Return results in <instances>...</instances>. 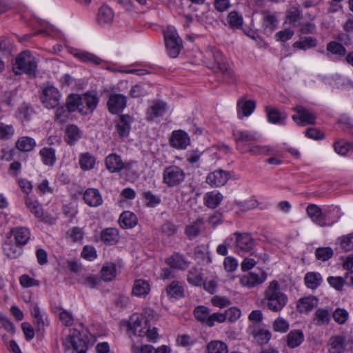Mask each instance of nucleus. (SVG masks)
<instances>
[{"label":"nucleus","instance_id":"nucleus-46","mask_svg":"<svg viewBox=\"0 0 353 353\" xmlns=\"http://www.w3.org/2000/svg\"><path fill=\"white\" fill-rule=\"evenodd\" d=\"M317 41L312 37H307L301 38L300 40L296 41L293 44V47L299 50H307L314 48L316 46Z\"/></svg>","mask_w":353,"mask_h":353},{"label":"nucleus","instance_id":"nucleus-62","mask_svg":"<svg viewBox=\"0 0 353 353\" xmlns=\"http://www.w3.org/2000/svg\"><path fill=\"white\" fill-rule=\"evenodd\" d=\"M316 256L319 260L325 261L333 255V251L330 248H321L316 250Z\"/></svg>","mask_w":353,"mask_h":353},{"label":"nucleus","instance_id":"nucleus-28","mask_svg":"<svg viewBox=\"0 0 353 353\" xmlns=\"http://www.w3.org/2000/svg\"><path fill=\"white\" fill-rule=\"evenodd\" d=\"M304 341V334L300 330L290 331L286 336L287 345L290 348L299 346Z\"/></svg>","mask_w":353,"mask_h":353},{"label":"nucleus","instance_id":"nucleus-18","mask_svg":"<svg viewBox=\"0 0 353 353\" xmlns=\"http://www.w3.org/2000/svg\"><path fill=\"white\" fill-rule=\"evenodd\" d=\"M82 131L74 124L67 125L65 131V141L70 145H74L82 137Z\"/></svg>","mask_w":353,"mask_h":353},{"label":"nucleus","instance_id":"nucleus-24","mask_svg":"<svg viewBox=\"0 0 353 353\" xmlns=\"http://www.w3.org/2000/svg\"><path fill=\"white\" fill-rule=\"evenodd\" d=\"M318 305V299L314 296L301 298L296 303L297 310L301 313H307L316 307Z\"/></svg>","mask_w":353,"mask_h":353},{"label":"nucleus","instance_id":"nucleus-15","mask_svg":"<svg viewBox=\"0 0 353 353\" xmlns=\"http://www.w3.org/2000/svg\"><path fill=\"white\" fill-rule=\"evenodd\" d=\"M236 247L241 251L245 252H252L254 248L253 239L247 233H235Z\"/></svg>","mask_w":353,"mask_h":353},{"label":"nucleus","instance_id":"nucleus-37","mask_svg":"<svg viewBox=\"0 0 353 353\" xmlns=\"http://www.w3.org/2000/svg\"><path fill=\"white\" fill-rule=\"evenodd\" d=\"M166 263L173 268L185 270L188 267V262L183 256L178 253L173 254L168 258Z\"/></svg>","mask_w":353,"mask_h":353},{"label":"nucleus","instance_id":"nucleus-26","mask_svg":"<svg viewBox=\"0 0 353 353\" xmlns=\"http://www.w3.org/2000/svg\"><path fill=\"white\" fill-rule=\"evenodd\" d=\"M167 110V103L161 101H156L148 110L147 119L152 121L154 118L162 116Z\"/></svg>","mask_w":353,"mask_h":353},{"label":"nucleus","instance_id":"nucleus-59","mask_svg":"<svg viewBox=\"0 0 353 353\" xmlns=\"http://www.w3.org/2000/svg\"><path fill=\"white\" fill-rule=\"evenodd\" d=\"M254 336L256 341L262 345L267 343L270 340L272 334L268 330L261 329L254 333Z\"/></svg>","mask_w":353,"mask_h":353},{"label":"nucleus","instance_id":"nucleus-8","mask_svg":"<svg viewBox=\"0 0 353 353\" xmlns=\"http://www.w3.org/2000/svg\"><path fill=\"white\" fill-rule=\"evenodd\" d=\"M99 103V98L97 94L86 92L81 95V107L79 108V113L83 115L91 114L97 108Z\"/></svg>","mask_w":353,"mask_h":353},{"label":"nucleus","instance_id":"nucleus-5","mask_svg":"<svg viewBox=\"0 0 353 353\" xmlns=\"http://www.w3.org/2000/svg\"><path fill=\"white\" fill-rule=\"evenodd\" d=\"M185 178L184 170L176 165H169L163 171V183L170 188L179 185Z\"/></svg>","mask_w":353,"mask_h":353},{"label":"nucleus","instance_id":"nucleus-58","mask_svg":"<svg viewBox=\"0 0 353 353\" xmlns=\"http://www.w3.org/2000/svg\"><path fill=\"white\" fill-rule=\"evenodd\" d=\"M327 283L336 290L342 291L346 281L342 276H329L327 279Z\"/></svg>","mask_w":353,"mask_h":353},{"label":"nucleus","instance_id":"nucleus-38","mask_svg":"<svg viewBox=\"0 0 353 353\" xmlns=\"http://www.w3.org/2000/svg\"><path fill=\"white\" fill-rule=\"evenodd\" d=\"M96 163L95 157L89 152L82 153L79 156V165L84 171L94 168Z\"/></svg>","mask_w":353,"mask_h":353},{"label":"nucleus","instance_id":"nucleus-14","mask_svg":"<svg viewBox=\"0 0 353 353\" xmlns=\"http://www.w3.org/2000/svg\"><path fill=\"white\" fill-rule=\"evenodd\" d=\"M306 213L312 221L321 227H325L327 225L322 210L317 205L312 203L309 204L306 208Z\"/></svg>","mask_w":353,"mask_h":353},{"label":"nucleus","instance_id":"nucleus-36","mask_svg":"<svg viewBox=\"0 0 353 353\" xmlns=\"http://www.w3.org/2000/svg\"><path fill=\"white\" fill-rule=\"evenodd\" d=\"M114 18L113 11L107 6H102L98 12L97 21L100 24H108L112 21Z\"/></svg>","mask_w":353,"mask_h":353},{"label":"nucleus","instance_id":"nucleus-19","mask_svg":"<svg viewBox=\"0 0 353 353\" xmlns=\"http://www.w3.org/2000/svg\"><path fill=\"white\" fill-rule=\"evenodd\" d=\"M85 203L91 207H97L101 205L103 199L97 189L88 188L83 194Z\"/></svg>","mask_w":353,"mask_h":353},{"label":"nucleus","instance_id":"nucleus-61","mask_svg":"<svg viewBox=\"0 0 353 353\" xmlns=\"http://www.w3.org/2000/svg\"><path fill=\"white\" fill-rule=\"evenodd\" d=\"M289 323L283 318L276 319L273 323V330L275 332H286L289 330Z\"/></svg>","mask_w":353,"mask_h":353},{"label":"nucleus","instance_id":"nucleus-57","mask_svg":"<svg viewBox=\"0 0 353 353\" xmlns=\"http://www.w3.org/2000/svg\"><path fill=\"white\" fill-rule=\"evenodd\" d=\"M143 199L145 200L146 205L154 208L161 203V197L159 195L154 194L152 192H145L143 194Z\"/></svg>","mask_w":353,"mask_h":353},{"label":"nucleus","instance_id":"nucleus-9","mask_svg":"<svg viewBox=\"0 0 353 353\" xmlns=\"http://www.w3.org/2000/svg\"><path fill=\"white\" fill-rule=\"evenodd\" d=\"M266 279L267 274L264 272H259V274L249 272L240 277V283L243 287L252 288L263 283Z\"/></svg>","mask_w":353,"mask_h":353},{"label":"nucleus","instance_id":"nucleus-55","mask_svg":"<svg viewBox=\"0 0 353 353\" xmlns=\"http://www.w3.org/2000/svg\"><path fill=\"white\" fill-rule=\"evenodd\" d=\"M332 317L337 323L343 325L348 319L349 313L346 310L339 307L332 312Z\"/></svg>","mask_w":353,"mask_h":353},{"label":"nucleus","instance_id":"nucleus-35","mask_svg":"<svg viewBox=\"0 0 353 353\" xmlns=\"http://www.w3.org/2000/svg\"><path fill=\"white\" fill-rule=\"evenodd\" d=\"M223 199L222 194L217 191H212L207 193L204 196V203L210 208H216Z\"/></svg>","mask_w":353,"mask_h":353},{"label":"nucleus","instance_id":"nucleus-23","mask_svg":"<svg viewBox=\"0 0 353 353\" xmlns=\"http://www.w3.org/2000/svg\"><path fill=\"white\" fill-rule=\"evenodd\" d=\"M331 321V311L326 308H319L316 310L313 323L315 325L327 326Z\"/></svg>","mask_w":353,"mask_h":353},{"label":"nucleus","instance_id":"nucleus-42","mask_svg":"<svg viewBox=\"0 0 353 353\" xmlns=\"http://www.w3.org/2000/svg\"><path fill=\"white\" fill-rule=\"evenodd\" d=\"M268 119L272 123H283L287 114L276 108H267Z\"/></svg>","mask_w":353,"mask_h":353},{"label":"nucleus","instance_id":"nucleus-50","mask_svg":"<svg viewBox=\"0 0 353 353\" xmlns=\"http://www.w3.org/2000/svg\"><path fill=\"white\" fill-rule=\"evenodd\" d=\"M15 132L12 124L0 122V140L6 141L12 138Z\"/></svg>","mask_w":353,"mask_h":353},{"label":"nucleus","instance_id":"nucleus-52","mask_svg":"<svg viewBox=\"0 0 353 353\" xmlns=\"http://www.w3.org/2000/svg\"><path fill=\"white\" fill-rule=\"evenodd\" d=\"M210 311V310L203 305L196 307L194 310V314L196 319L207 325L209 319Z\"/></svg>","mask_w":353,"mask_h":353},{"label":"nucleus","instance_id":"nucleus-48","mask_svg":"<svg viewBox=\"0 0 353 353\" xmlns=\"http://www.w3.org/2000/svg\"><path fill=\"white\" fill-rule=\"evenodd\" d=\"M208 353H228V345L221 341H212L207 345Z\"/></svg>","mask_w":353,"mask_h":353},{"label":"nucleus","instance_id":"nucleus-53","mask_svg":"<svg viewBox=\"0 0 353 353\" xmlns=\"http://www.w3.org/2000/svg\"><path fill=\"white\" fill-rule=\"evenodd\" d=\"M187 281L190 284L201 286L203 284L202 274L199 270L192 268L188 272Z\"/></svg>","mask_w":353,"mask_h":353},{"label":"nucleus","instance_id":"nucleus-2","mask_svg":"<svg viewBox=\"0 0 353 353\" xmlns=\"http://www.w3.org/2000/svg\"><path fill=\"white\" fill-rule=\"evenodd\" d=\"M37 68L36 58L29 51H23L19 54L13 67L16 74L26 73L28 75H35Z\"/></svg>","mask_w":353,"mask_h":353},{"label":"nucleus","instance_id":"nucleus-60","mask_svg":"<svg viewBox=\"0 0 353 353\" xmlns=\"http://www.w3.org/2000/svg\"><path fill=\"white\" fill-rule=\"evenodd\" d=\"M340 245L345 251L353 250V234H349L339 239Z\"/></svg>","mask_w":353,"mask_h":353},{"label":"nucleus","instance_id":"nucleus-13","mask_svg":"<svg viewBox=\"0 0 353 353\" xmlns=\"http://www.w3.org/2000/svg\"><path fill=\"white\" fill-rule=\"evenodd\" d=\"M171 146L176 149L183 150L190 143V139L188 134L183 130H174L172 133L170 139Z\"/></svg>","mask_w":353,"mask_h":353},{"label":"nucleus","instance_id":"nucleus-11","mask_svg":"<svg viewBox=\"0 0 353 353\" xmlns=\"http://www.w3.org/2000/svg\"><path fill=\"white\" fill-rule=\"evenodd\" d=\"M126 102V97L123 94H110L107 102L108 109L110 113L117 114L125 108Z\"/></svg>","mask_w":353,"mask_h":353},{"label":"nucleus","instance_id":"nucleus-25","mask_svg":"<svg viewBox=\"0 0 353 353\" xmlns=\"http://www.w3.org/2000/svg\"><path fill=\"white\" fill-rule=\"evenodd\" d=\"M71 53L74 57L85 63L100 65L103 62V60L101 58L86 51L74 50L71 52Z\"/></svg>","mask_w":353,"mask_h":353},{"label":"nucleus","instance_id":"nucleus-34","mask_svg":"<svg viewBox=\"0 0 353 353\" xmlns=\"http://www.w3.org/2000/svg\"><path fill=\"white\" fill-rule=\"evenodd\" d=\"M150 291L149 283L143 279H137L134 281L132 294L137 296H145Z\"/></svg>","mask_w":353,"mask_h":353},{"label":"nucleus","instance_id":"nucleus-31","mask_svg":"<svg viewBox=\"0 0 353 353\" xmlns=\"http://www.w3.org/2000/svg\"><path fill=\"white\" fill-rule=\"evenodd\" d=\"M119 239V231L114 228H108L101 233V239L105 244L114 245Z\"/></svg>","mask_w":353,"mask_h":353},{"label":"nucleus","instance_id":"nucleus-51","mask_svg":"<svg viewBox=\"0 0 353 353\" xmlns=\"http://www.w3.org/2000/svg\"><path fill=\"white\" fill-rule=\"evenodd\" d=\"M326 50L328 52L327 56H329V53H331L339 56V58L344 57L346 52L345 48L341 44L336 41L329 42L327 44Z\"/></svg>","mask_w":353,"mask_h":353},{"label":"nucleus","instance_id":"nucleus-49","mask_svg":"<svg viewBox=\"0 0 353 353\" xmlns=\"http://www.w3.org/2000/svg\"><path fill=\"white\" fill-rule=\"evenodd\" d=\"M81 95L77 94H70L67 98L66 107L68 108L69 111L74 112L78 110L79 112V108L81 107Z\"/></svg>","mask_w":353,"mask_h":353},{"label":"nucleus","instance_id":"nucleus-21","mask_svg":"<svg viewBox=\"0 0 353 353\" xmlns=\"http://www.w3.org/2000/svg\"><path fill=\"white\" fill-rule=\"evenodd\" d=\"M204 226V221L201 218L187 225L185 228V234L189 240L196 239L200 234Z\"/></svg>","mask_w":353,"mask_h":353},{"label":"nucleus","instance_id":"nucleus-32","mask_svg":"<svg viewBox=\"0 0 353 353\" xmlns=\"http://www.w3.org/2000/svg\"><path fill=\"white\" fill-rule=\"evenodd\" d=\"M137 222V216L130 211H125L120 215L119 224L123 228H132Z\"/></svg>","mask_w":353,"mask_h":353},{"label":"nucleus","instance_id":"nucleus-41","mask_svg":"<svg viewBox=\"0 0 353 353\" xmlns=\"http://www.w3.org/2000/svg\"><path fill=\"white\" fill-rule=\"evenodd\" d=\"M255 107L256 103L252 100L241 99L237 102V109L239 112L241 111L243 115L245 117L250 116L254 112Z\"/></svg>","mask_w":353,"mask_h":353},{"label":"nucleus","instance_id":"nucleus-45","mask_svg":"<svg viewBox=\"0 0 353 353\" xmlns=\"http://www.w3.org/2000/svg\"><path fill=\"white\" fill-rule=\"evenodd\" d=\"M166 293L171 298H180L183 296V288L178 281H172L166 288Z\"/></svg>","mask_w":353,"mask_h":353},{"label":"nucleus","instance_id":"nucleus-4","mask_svg":"<svg viewBox=\"0 0 353 353\" xmlns=\"http://www.w3.org/2000/svg\"><path fill=\"white\" fill-rule=\"evenodd\" d=\"M163 34L168 54L172 58L176 57L182 48V40L179 38L176 29L172 26H168Z\"/></svg>","mask_w":353,"mask_h":353},{"label":"nucleus","instance_id":"nucleus-22","mask_svg":"<svg viewBox=\"0 0 353 353\" xmlns=\"http://www.w3.org/2000/svg\"><path fill=\"white\" fill-rule=\"evenodd\" d=\"M16 243L20 246H24L30 240L31 233L26 227H17L11 230Z\"/></svg>","mask_w":353,"mask_h":353},{"label":"nucleus","instance_id":"nucleus-64","mask_svg":"<svg viewBox=\"0 0 353 353\" xmlns=\"http://www.w3.org/2000/svg\"><path fill=\"white\" fill-rule=\"evenodd\" d=\"M351 147H353V144L345 141H337L334 143L335 151L341 155L346 154Z\"/></svg>","mask_w":353,"mask_h":353},{"label":"nucleus","instance_id":"nucleus-39","mask_svg":"<svg viewBox=\"0 0 353 353\" xmlns=\"http://www.w3.org/2000/svg\"><path fill=\"white\" fill-rule=\"evenodd\" d=\"M287 21L292 26L300 25V21L302 18V12L299 8L292 6L287 11Z\"/></svg>","mask_w":353,"mask_h":353},{"label":"nucleus","instance_id":"nucleus-7","mask_svg":"<svg viewBox=\"0 0 353 353\" xmlns=\"http://www.w3.org/2000/svg\"><path fill=\"white\" fill-rule=\"evenodd\" d=\"M231 175L229 172L219 169L210 172L206 177V183L211 187H221L230 179Z\"/></svg>","mask_w":353,"mask_h":353},{"label":"nucleus","instance_id":"nucleus-3","mask_svg":"<svg viewBox=\"0 0 353 353\" xmlns=\"http://www.w3.org/2000/svg\"><path fill=\"white\" fill-rule=\"evenodd\" d=\"M211 54L214 61V70L218 77L222 78L223 81L234 82L235 77L234 72L229 64L225 61V58L220 50L212 48Z\"/></svg>","mask_w":353,"mask_h":353},{"label":"nucleus","instance_id":"nucleus-33","mask_svg":"<svg viewBox=\"0 0 353 353\" xmlns=\"http://www.w3.org/2000/svg\"><path fill=\"white\" fill-rule=\"evenodd\" d=\"M322 281V276L319 272H307L304 277L305 285L312 290H315L319 288L321 285Z\"/></svg>","mask_w":353,"mask_h":353},{"label":"nucleus","instance_id":"nucleus-56","mask_svg":"<svg viewBox=\"0 0 353 353\" xmlns=\"http://www.w3.org/2000/svg\"><path fill=\"white\" fill-rule=\"evenodd\" d=\"M228 22L230 27L233 28H239L243 24V17L237 12L233 11L229 13L228 16Z\"/></svg>","mask_w":353,"mask_h":353},{"label":"nucleus","instance_id":"nucleus-47","mask_svg":"<svg viewBox=\"0 0 353 353\" xmlns=\"http://www.w3.org/2000/svg\"><path fill=\"white\" fill-rule=\"evenodd\" d=\"M238 145L240 143L247 144L256 140V134L248 131H239L234 133Z\"/></svg>","mask_w":353,"mask_h":353},{"label":"nucleus","instance_id":"nucleus-27","mask_svg":"<svg viewBox=\"0 0 353 353\" xmlns=\"http://www.w3.org/2000/svg\"><path fill=\"white\" fill-rule=\"evenodd\" d=\"M70 343L73 349L77 353H86L87 344L85 341L81 339L79 332L74 330L70 334Z\"/></svg>","mask_w":353,"mask_h":353},{"label":"nucleus","instance_id":"nucleus-63","mask_svg":"<svg viewBox=\"0 0 353 353\" xmlns=\"http://www.w3.org/2000/svg\"><path fill=\"white\" fill-rule=\"evenodd\" d=\"M277 20L270 12H265L263 17V26L272 31L276 26Z\"/></svg>","mask_w":353,"mask_h":353},{"label":"nucleus","instance_id":"nucleus-44","mask_svg":"<svg viewBox=\"0 0 353 353\" xmlns=\"http://www.w3.org/2000/svg\"><path fill=\"white\" fill-rule=\"evenodd\" d=\"M36 145L34 139L29 137H23L18 139L16 143L17 148L24 152L31 151Z\"/></svg>","mask_w":353,"mask_h":353},{"label":"nucleus","instance_id":"nucleus-40","mask_svg":"<svg viewBox=\"0 0 353 353\" xmlns=\"http://www.w3.org/2000/svg\"><path fill=\"white\" fill-rule=\"evenodd\" d=\"M39 154L41 157L43 163L49 166H52L56 161L55 150L52 148H43Z\"/></svg>","mask_w":353,"mask_h":353},{"label":"nucleus","instance_id":"nucleus-12","mask_svg":"<svg viewBox=\"0 0 353 353\" xmlns=\"http://www.w3.org/2000/svg\"><path fill=\"white\" fill-rule=\"evenodd\" d=\"M106 168L111 172H119L124 168H129L130 163H125L117 154H109L105 159Z\"/></svg>","mask_w":353,"mask_h":353},{"label":"nucleus","instance_id":"nucleus-54","mask_svg":"<svg viewBox=\"0 0 353 353\" xmlns=\"http://www.w3.org/2000/svg\"><path fill=\"white\" fill-rule=\"evenodd\" d=\"M116 276V267L114 264L104 265L101 270V277L105 281H112Z\"/></svg>","mask_w":353,"mask_h":353},{"label":"nucleus","instance_id":"nucleus-6","mask_svg":"<svg viewBox=\"0 0 353 353\" xmlns=\"http://www.w3.org/2000/svg\"><path fill=\"white\" fill-rule=\"evenodd\" d=\"M60 97L59 90L53 86H48L43 88L40 96L42 104L48 109L57 107L59 103Z\"/></svg>","mask_w":353,"mask_h":353},{"label":"nucleus","instance_id":"nucleus-20","mask_svg":"<svg viewBox=\"0 0 353 353\" xmlns=\"http://www.w3.org/2000/svg\"><path fill=\"white\" fill-rule=\"evenodd\" d=\"M345 338L343 335L332 336L328 341L329 353H343L345 350Z\"/></svg>","mask_w":353,"mask_h":353},{"label":"nucleus","instance_id":"nucleus-1","mask_svg":"<svg viewBox=\"0 0 353 353\" xmlns=\"http://www.w3.org/2000/svg\"><path fill=\"white\" fill-rule=\"evenodd\" d=\"M288 296L280 290L277 281H272L265 292V301L269 310L273 312L281 311L288 302Z\"/></svg>","mask_w":353,"mask_h":353},{"label":"nucleus","instance_id":"nucleus-16","mask_svg":"<svg viewBox=\"0 0 353 353\" xmlns=\"http://www.w3.org/2000/svg\"><path fill=\"white\" fill-rule=\"evenodd\" d=\"M132 117L128 114H122L116 121V132L119 137H126L130 130Z\"/></svg>","mask_w":353,"mask_h":353},{"label":"nucleus","instance_id":"nucleus-29","mask_svg":"<svg viewBox=\"0 0 353 353\" xmlns=\"http://www.w3.org/2000/svg\"><path fill=\"white\" fill-rule=\"evenodd\" d=\"M2 248L4 254L10 259H17L23 252L22 246L14 244L11 241H6Z\"/></svg>","mask_w":353,"mask_h":353},{"label":"nucleus","instance_id":"nucleus-30","mask_svg":"<svg viewBox=\"0 0 353 353\" xmlns=\"http://www.w3.org/2000/svg\"><path fill=\"white\" fill-rule=\"evenodd\" d=\"M25 204L36 218L43 219L44 212L40 203L28 196H25Z\"/></svg>","mask_w":353,"mask_h":353},{"label":"nucleus","instance_id":"nucleus-10","mask_svg":"<svg viewBox=\"0 0 353 353\" xmlns=\"http://www.w3.org/2000/svg\"><path fill=\"white\" fill-rule=\"evenodd\" d=\"M297 114L292 116V119L300 125L307 124H314L316 120V116L305 108L298 105L294 108Z\"/></svg>","mask_w":353,"mask_h":353},{"label":"nucleus","instance_id":"nucleus-17","mask_svg":"<svg viewBox=\"0 0 353 353\" xmlns=\"http://www.w3.org/2000/svg\"><path fill=\"white\" fill-rule=\"evenodd\" d=\"M143 321V317L141 314H134L130 316L128 321V327L134 335L144 336L145 327L142 325Z\"/></svg>","mask_w":353,"mask_h":353},{"label":"nucleus","instance_id":"nucleus-43","mask_svg":"<svg viewBox=\"0 0 353 353\" xmlns=\"http://www.w3.org/2000/svg\"><path fill=\"white\" fill-rule=\"evenodd\" d=\"M234 205L240 211L246 212L257 208L259 203L255 199L251 198L244 201H235Z\"/></svg>","mask_w":353,"mask_h":353}]
</instances>
